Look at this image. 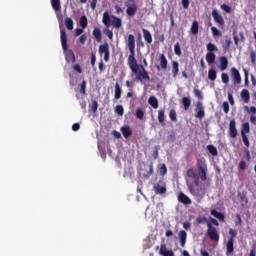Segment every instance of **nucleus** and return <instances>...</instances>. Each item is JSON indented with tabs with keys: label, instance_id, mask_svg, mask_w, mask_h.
Masks as SVG:
<instances>
[{
	"label": "nucleus",
	"instance_id": "f257e3e1",
	"mask_svg": "<svg viewBox=\"0 0 256 256\" xmlns=\"http://www.w3.org/2000/svg\"><path fill=\"white\" fill-rule=\"evenodd\" d=\"M186 175L189 177V179H194V183L187 182L189 193H191L193 197H199L200 199H203L205 196V190L199 187V175L197 174V169L193 167L189 168L186 172Z\"/></svg>",
	"mask_w": 256,
	"mask_h": 256
},
{
	"label": "nucleus",
	"instance_id": "f03ea898",
	"mask_svg": "<svg viewBox=\"0 0 256 256\" xmlns=\"http://www.w3.org/2000/svg\"><path fill=\"white\" fill-rule=\"evenodd\" d=\"M60 41L63 51L66 52V61L68 63H75V61H77V59L75 58V53L73 52V50H69V45H67V31H65V28H62L61 26Z\"/></svg>",
	"mask_w": 256,
	"mask_h": 256
},
{
	"label": "nucleus",
	"instance_id": "7ed1b4c3",
	"mask_svg": "<svg viewBox=\"0 0 256 256\" xmlns=\"http://www.w3.org/2000/svg\"><path fill=\"white\" fill-rule=\"evenodd\" d=\"M211 222H207V236L211 241H219V232H217V228L213 227L215 225L216 227H219V221L215 218H210Z\"/></svg>",
	"mask_w": 256,
	"mask_h": 256
},
{
	"label": "nucleus",
	"instance_id": "20e7f679",
	"mask_svg": "<svg viewBox=\"0 0 256 256\" xmlns=\"http://www.w3.org/2000/svg\"><path fill=\"white\" fill-rule=\"evenodd\" d=\"M229 239L226 243V255L229 256V255H233V253L235 252V239L237 237V230L233 229V228H230L229 229Z\"/></svg>",
	"mask_w": 256,
	"mask_h": 256
},
{
	"label": "nucleus",
	"instance_id": "39448f33",
	"mask_svg": "<svg viewBox=\"0 0 256 256\" xmlns=\"http://www.w3.org/2000/svg\"><path fill=\"white\" fill-rule=\"evenodd\" d=\"M197 171L201 181H207V162L205 158L197 159Z\"/></svg>",
	"mask_w": 256,
	"mask_h": 256
},
{
	"label": "nucleus",
	"instance_id": "423d86ee",
	"mask_svg": "<svg viewBox=\"0 0 256 256\" xmlns=\"http://www.w3.org/2000/svg\"><path fill=\"white\" fill-rule=\"evenodd\" d=\"M134 75H136L135 81H138L139 83H143V81H151L149 72L145 70V67L142 64H140V68H137V72H134Z\"/></svg>",
	"mask_w": 256,
	"mask_h": 256
},
{
	"label": "nucleus",
	"instance_id": "0eeeda50",
	"mask_svg": "<svg viewBox=\"0 0 256 256\" xmlns=\"http://www.w3.org/2000/svg\"><path fill=\"white\" fill-rule=\"evenodd\" d=\"M125 7H126L127 17H135V15H137V11L139 9V6L135 2V0H126L125 1Z\"/></svg>",
	"mask_w": 256,
	"mask_h": 256
},
{
	"label": "nucleus",
	"instance_id": "6e6552de",
	"mask_svg": "<svg viewBox=\"0 0 256 256\" xmlns=\"http://www.w3.org/2000/svg\"><path fill=\"white\" fill-rule=\"evenodd\" d=\"M128 66L130 67L132 73H137V69L141 68V64H137L135 52H130V55L128 56Z\"/></svg>",
	"mask_w": 256,
	"mask_h": 256
},
{
	"label": "nucleus",
	"instance_id": "1a4fd4ad",
	"mask_svg": "<svg viewBox=\"0 0 256 256\" xmlns=\"http://www.w3.org/2000/svg\"><path fill=\"white\" fill-rule=\"evenodd\" d=\"M153 191L155 195H165L167 193V184L165 182L154 183Z\"/></svg>",
	"mask_w": 256,
	"mask_h": 256
},
{
	"label": "nucleus",
	"instance_id": "9d476101",
	"mask_svg": "<svg viewBox=\"0 0 256 256\" xmlns=\"http://www.w3.org/2000/svg\"><path fill=\"white\" fill-rule=\"evenodd\" d=\"M195 117L196 119H203L205 117V106H203V102L198 101L196 103V108H195Z\"/></svg>",
	"mask_w": 256,
	"mask_h": 256
},
{
	"label": "nucleus",
	"instance_id": "9b49d317",
	"mask_svg": "<svg viewBox=\"0 0 256 256\" xmlns=\"http://www.w3.org/2000/svg\"><path fill=\"white\" fill-rule=\"evenodd\" d=\"M212 17L215 21V23H217L219 25V27H225V19L223 18V16L219 13L218 9H214L212 11Z\"/></svg>",
	"mask_w": 256,
	"mask_h": 256
},
{
	"label": "nucleus",
	"instance_id": "f8f14e48",
	"mask_svg": "<svg viewBox=\"0 0 256 256\" xmlns=\"http://www.w3.org/2000/svg\"><path fill=\"white\" fill-rule=\"evenodd\" d=\"M231 77L233 79L234 85H241V73H239V70L237 68L232 67L230 69Z\"/></svg>",
	"mask_w": 256,
	"mask_h": 256
},
{
	"label": "nucleus",
	"instance_id": "ddd939ff",
	"mask_svg": "<svg viewBox=\"0 0 256 256\" xmlns=\"http://www.w3.org/2000/svg\"><path fill=\"white\" fill-rule=\"evenodd\" d=\"M99 53L100 55H104V61H109V57L111 53L109 52V44L105 43L99 46Z\"/></svg>",
	"mask_w": 256,
	"mask_h": 256
},
{
	"label": "nucleus",
	"instance_id": "4468645a",
	"mask_svg": "<svg viewBox=\"0 0 256 256\" xmlns=\"http://www.w3.org/2000/svg\"><path fill=\"white\" fill-rule=\"evenodd\" d=\"M126 45L130 53H135V36L130 34L126 40Z\"/></svg>",
	"mask_w": 256,
	"mask_h": 256
},
{
	"label": "nucleus",
	"instance_id": "2eb2a0df",
	"mask_svg": "<svg viewBox=\"0 0 256 256\" xmlns=\"http://www.w3.org/2000/svg\"><path fill=\"white\" fill-rule=\"evenodd\" d=\"M229 135L232 139L237 137V123L235 122V119H232L229 123Z\"/></svg>",
	"mask_w": 256,
	"mask_h": 256
},
{
	"label": "nucleus",
	"instance_id": "dca6fc26",
	"mask_svg": "<svg viewBox=\"0 0 256 256\" xmlns=\"http://www.w3.org/2000/svg\"><path fill=\"white\" fill-rule=\"evenodd\" d=\"M159 255L162 256H175V253H173V250H167V245L165 243L161 244Z\"/></svg>",
	"mask_w": 256,
	"mask_h": 256
},
{
	"label": "nucleus",
	"instance_id": "f3484780",
	"mask_svg": "<svg viewBox=\"0 0 256 256\" xmlns=\"http://www.w3.org/2000/svg\"><path fill=\"white\" fill-rule=\"evenodd\" d=\"M178 201L179 203H182L183 205H191L192 201L189 199L185 193L180 192L178 195Z\"/></svg>",
	"mask_w": 256,
	"mask_h": 256
},
{
	"label": "nucleus",
	"instance_id": "a211bd4d",
	"mask_svg": "<svg viewBox=\"0 0 256 256\" xmlns=\"http://www.w3.org/2000/svg\"><path fill=\"white\" fill-rule=\"evenodd\" d=\"M142 32L146 43H148V45H151V43H153V36L151 35V32L145 28L142 29Z\"/></svg>",
	"mask_w": 256,
	"mask_h": 256
},
{
	"label": "nucleus",
	"instance_id": "6ab92c4d",
	"mask_svg": "<svg viewBox=\"0 0 256 256\" xmlns=\"http://www.w3.org/2000/svg\"><path fill=\"white\" fill-rule=\"evenodd\" d=\"M92 35H93L94 39L97 41V43H101V41L103 39V34L101 32V29L94 28Z\"/></svg>",
	"mask_w": 256,
	"mask_h": 256
},
{
	"label": "nucleus",
	"instance_id": "aec40b11",
	"mask_svg": "<svg viewBox=\"0 0 256 256\" xmlns=\"http://www.w3.org/2000/svg\"><path fill=\"white\" fill-rule=\"evenodd\" d=\"M241 99L244 103H249L251 100V94H249V90L243 89L240 93Z\"/></svg>",
	"mask_w": 256,
	"mask_h": 256
},
{
	"label": "nucleus",
	"instance_id": "412c9836",
	"mask_svg": "<svg viewBox=\"0 0 256 256\" xmlns=\"http://www.w3.org/2000/svg\"><path fill=\"white\" fill-rule=\"evenodd\" d=\"M111 15H109V12L106 11L103 13V18H102V23L105 25V27H110L111 26Z\"/></svg>",
	"mask_w": 256,
	"mask_h": 256
},
{
	"label": "nucleus",
	"instance_id": "4be33fe9",
	"mask_svg": "<svg viewBox=\"0 0 256 256\" xmlns=\"http://www.w3.org/2000/svg\"><path fill=\"white\" fill-rule=\"evenodd\" d=\"M112 17V26L115 29H121L123 22L121 20V18L117 17V16H111Z\"/></svg>",
	"mask_w": 256,
	"mask_h": 256
},
{
	"label": "nucleus",
	"instance_id": "5701e85b",
	"mask_svg": "<svg viewBox=\"0 0 256 256\" xmlns=\"http://www.w3.org/2000/svg\"><path fill=\"white\" fill-rule=\"evenodd\" d=\"M220 60V70L225 71L227 70V67H229V60L225 56H221L219 58Z\"/></svg>",
	"mask_w": 256,
	"mask_h": 256
},
{
	"label": "nucleus",
	"instance_id": "b1692460",
	"mask_svg": "<svg viewBox=\"0 0 256 256\" xmlns=\"http://www.w3.org/2000/svg\"><path fill=\"white\" fill-rule=\"evenodd\" d=\"M178 237L180 239L181 247H185V243H187V232H185V230H181L178 234Z\"/></svg>",
	"mask_w": 256,
	"mask_h": 256
},
{
	"label": "nucleus",
	"instance_id": "393cba45",
	"mask_svg": "<svg viewBox=\"0 0 256 256\" xmlns=\"http://www.w3.org/2000/svg\"><path fill=\"white\" fill-rule=\"evenodd\" d=\"M172 75L174 79H177V75H179V62L172 61Z\"/></svg>",
	"mask_w": 256,
	"mask_h": 256
},
{
	"label": "nucleus",
	"instance_id": "a878e982",
	"mask_svg": "<svg viewBox=\"0 0 256 256\" xmlns=\"http://www.w3.org/2000/svg\"><path fill=\"white\" fill-rule=\"evenodd\" d=\"M121 132L125 139H129V136L133 135V131H131V128H129V126H123L121 128Z\"/></svg>",
	"mask_w": 256,
	"mask_h": 256
},
{
	"label": "nucleus",
	"instance_id": "bb28decb",
	"mask_svg": "<svg viewBox=\"0 0 256 256\" xmlns=\"http://www.w3.org/2000/svg\"><path fill=\"white\" fill-rule=\"evenodd\" d=\"M149 105L153 107V109H158L159 108V100H157V97L155 96H150L148 99Z\"/></svg>",
	"mask_w": 256,
	"mask_h": 256
},
{
	"label": "nucleus",
	"instance_id": "cd10ccee",
	"mask_svg": "<svg viewBox=\"0 0 256 256\" xmlns=\"http://www.w3.org/2000/svg\"><path fill=\"white\" fill-rule=\"evenodd\" d=\"M210 213L211 215H213V217H216V219H219V221H225V214H223L222 212H218L215 209H212Z\"/></svg>",
	"mask_w": 256,
	"mask_h": 256
},
{
	"label": "nucleus",
	"instance_id": "c85d7f7f",
	"mask_svg": "<svg viewBox=\"0 0 256 256\" xmlns=\"http://www.w3.org/2000/svg\"><path fill=\"white\" fill-rule=\"evenodd\" d=\"M64 23H65V27H66V29H68V31H73V27L75 25V23L73 22V19L66 17L64 19Z\"/></svg>",
	"mask_w": 256,
	"mask_h": 256
},
{
	"label": "nucleus",
	"instance_id": "c756f323",
	"mask_svg": "<svg viewBox=\"0 0 256 256\" xmlns=\"http://www.w3.org/2000/svg\"><path fill=\"white\" fill-rule=\"evenodd\" d=\"M182 105L184 107V111H189V107H191V98L183 97L182 98Z\"/></svg>",
	"mask_w": 256,
	"mask_h": 256
},
{
	"label": "nucleus",
	"instance_id": "7c9ffc66",
	"mask_svg": "<svg viewBox=\"0 0 256 256\" xmlns=\"http://www.w3.org/2000/svg\"><path fill=\"white\" fill-rule=\"evenodd\" d=\"M158 121L162 127L165 126V110L161 109L158 111Z\"/></svg>",
	"mask_w": 256,
	"mask_h": 256
},
{
	"label": "nucleus",
	"instance_id": "2f4dec72",
	"mask_svg": "<svg viewBox=\"0 0 256 256\" xmlns=\"http://www.w3.org/2000/svg\"><path fill=\"white\" fill-rule=\"evenodd\" d=\"M206 61H207L208 65H213V63H215V53L208 52L206 54Z\"/></svg>",
	"mask_w": 256,
	"mask_h": 256
},
{
	"label": "nucleus",
	"instance_id": "473e14b6",
	"mask_svg": "<svg viewBox=\"0 0 256 256\" xmlns=\"http://www.w3.org/2000/svg\"><path fill=\"white\" fill-rule=\"evenodd\" d=\"M121 86L119 85V83L116 82L115 84V90H114V97L115 99H121Z\"/></svg>",
	"mask_w": 256,
	"mask_h": 256
},
{
	"label": "nucleus",
	"instance_id": "72a5a7b5",
	"mask_svg": "<svg viewBox=\"0 0 256 256\" xmlns=\"http://www.w3.org/2000/svg\"><path fill=\"white\" fill-rule=\"evenodd\" d=\"M135 117H136V119L143 121V119L145 117V110H143L142 108L136 109Z\"/></svg>",
	"mask_w": 256,
	"mask_h": 256
},
{
	"label": "nucleus",
	"instance_id": "f704fd0d",
	"mask_svg": "<svg viewBox=\"0 0 256 256\" xmlns=\"http://www.w3.org/2000/svg\"><path fill=\"white\" fill-rule=\"evenodd\" d=\"M52 9L61 11V0H51Z\"/></svg>",
	"mask_w": 256,
	"mask_h": 256
},
{
	"label": "nucleus",
	"instance_id": "c9c22d12",
	"mask_svg": "<svg viewBox=\"0 0 256 256\" xmlns=\"http://www.w3.org/2000/svg\"><path fill=\"white\" fill-rule=\"evenodd\" d=\"M206 149L207 151H209L210 154H212L213 157H217L219 155V152L214 145H208Z\"/></svg>",
	"mask_w": 256,
	"mask_h": 256
},
{
	"label": "nucleus",
	"instance_id": "e433bc0d",
	"mask_svg": "<svg viewBox=\"0 0 256 256\" xmlns=\"http://www.w3.org/2000/svg\"><path fill=\"white\" fill-rule=\"evenodd\" d=\"M191 33L192 35H197V33H199V22H197V20H194L192 23Z\"/></svg>",
	"mask_w": 256,
	"mask_h": 256
},
{
	"label": "nucleus",
	"instance_id": "4c0bfd02",
	"mask_svg": "<svg viewBox=\"0 0 256 256\" xmlns=\"http://www.w3.org/2000/svg\"><path fill=\"white\" fill-rule=\"evenodd\" d=\"M167 57H165V54L160 55V67L161 69L165 70L167 69Z\"/></svg>",
	"mask_w": 256,
	"mask_h": 256
},
{
	"label": "nucleus",
	"instance_id": "58836bf2",
	"mask_svg": "<svg viewBox=\"0 0 256 256\" xmlns=\"http://www.w3.org/2000/svg\"><path fill=\"white\" fill-rule=\"evenodd\" d=\"M208 79L210 81H215V79H217V71L215 69L211 68L208 71Z\"/></svg>",
	"mask_w": 256,
	"mask_h": 256
},
{
	"label": "nucleus",
	"instance_id": "ea45409f",
	"mask_svg": "<svg viewBox=\"0 0 256 256\" xmlns=\"http://www.w3.org/2000/svg\"><path fill=\"white\" fill-rule=\"evenodd\" d=\"M97 109H99V103L97 102V100H94L89 106V111L90 113H97Z\"/></svg>",
	"mask_w": 256,
	"mask_h": 256
},
{
	"label": "nucleus",
	"instance_id": "a19ab883",
	"mask_svg": "<svg viewBox=\"0 0 256 256\" xmlns=\"http://www.w3.org/2000/svg\"><path fill=\"white\" fill-rule=\"evenodd\" d=\"M89 23H88V21H87V16H85V15H82L81 17H80V27L82 28V29H87V25H88Z\"/></svg>",
	"mask_w": 256,
	"mask_h": 256
},
{
	"label": "nucleus",
	"instance_id": "79ce46f5",
	"mask_svg": "<svg viewBox=\"0 0 256 256\" xmlns=\"http://www.w3.org/2000/svg\"><path fill=\"white\" fill-rule=\"evenodd\" d=\"M251 131V127L249 126V122H246L242 125L241 135H247Z\"/></svg>",
	"mask_w": 256,
	"mask_h": 256
},
{
	"label": "nucleus",
	"instance_id": "37998d69",
	"mask_svg": "<svg viewBox=\"0 0 256 256\" xmlns=\"http://www.w3.org/2000/svg\"><path fill=\"white\" fill-rule=\"evenodd\" d=\"M233 43V41H231L230 38H227L225 40V42L222 44L223 50L224 51H229L231 49V44Z\"/></svg>",
	"mask_w": 256,
	"mask_h": 256
},
{
	"label": "nucleus",
	"instance_id": "c03bdc74",
	"mask_svg": "<svg viewBox=\"0 0 256 256\" xmlns=\"http://www.w3.org/2000/svg\"><path fill=\"white\" fill-rule=\"evenodd\" d=\"M153 171H154V166H153V162H151L149 165V170L147 171V173L143 174L144 179H149V177H151V175L153 174Z\"/></svg>",
	"mask_w": 256,
	"mask_h": 256
},
{
	"label": "nucleus",
	"instance_id": "a18cd8bd",
	"mask_svg": "<svg viewBox=\"0 0 256 256\" xmlns=\"http://www.w3.org/2000/svg\"><path fill=\"white\" fill-rule=\"evenodd\" d=\"M238 195H240L241 205L243 207H245V205H247L249 203V199L247 198V196L245 194H241L240 192L238 193Z\"/></svg>",
	"mask_w": 256,
	"mask_h": 256
},
{
	"label": "nucleus",
	"instance_id": "49530a36",
	"mask_svg": "<svg viewBox=\"0 0 256 256\" xmlns=\"http://www.w3.org/2000/svg\"><path fill=\"white\" fill-rule=\"evenodd\" d=\"M206 49L210 53H213V51H219V49L217 48V45H215V44H213L211 42L207 44Z\"/></svg>",
	"mask_w": 256,
	"mask_h": 256
},
{
	"label": "nucleus",
	"instance_id": "de8ad7c7",
	"mask_svg": "<svg viewBox=\"0 0 256 256\" xmlns=\"http://www.w3.org/2000/svg\"><path fill=\"white\" fill-rule=\"evenodd\" d=\"M80 93L81 95H85L87 93V81L83 80L80 85Z\"/></svg>",
	"mask_w": 256,
	"mask_h": 256
},
{
	"label": "nucleus",
	"instance_id": "09e8293b",
	"mask_svg": "<svg viewBox=\"0 0 256 256\" xmlns=\"http://www.w3.org/2000/svg\"><path fill=\"white\" fill-rule=\"evenodd\" d=\"M211 31H212L213 37H221L223 35L221 31H219V29H217V27L215 26L211 27Z\"/></svg>",
	"mask_w": 256,
	"mask_h": 256
},
{
	"label": "nucleus",
	"instance_id": "8fccbe9b",
	"mask_svg": "<svg viewBox=\"0 0 256 256\" xmlns=\"http://www.w3.org/2000/svg\"><path fill=\"white\" fill-rule=\"evenodd\" d=\"M115 113H117V115H120V117H123V114L125 113V110L123 109L122 105H117L115 107Z\"/></svg>",
	"mask_w": 256,
	"mask_h": 256
},
{
	"label": "nucleus",
	"instance_id": "3c124183",
	"mask_svg": "<svg viewBox=\"0 0 256 256\" xmlns=\"http://www.w3.org/2000/svg\"><path fill=\"white\" fill-rule=\"evenodd\" d=\"M159 173L162 177H165V175H167V165L165 164H162L160 167H159Z\"/></svg>",
	"mask_w": 256,
	"mask_h": 256
},
{
	"label": "nucleus",
	"instance_id": "603ef678",
	"mask_svg": "<svg viewBox=\"0 0 256 256\" xmlns=\"http://www.w3.org/2000/svg\"><path fill=\"white\" fill-rule=\"evenodd\" d=\"M194 95L199 101H203V92H201V90L194 88Z\"/></svg>",
	"mask_w": 256,
	"mask_h": 256
},
{
	"label": "nucleus",
	"instance_id": "864d4df0",
	"mask_svg": "<svg viewBox=\"0 0 256 256\" xmlns=\"http://www.w3.org/2000/svg\"><path fill=\"white\" fill-rule=\"evenodd\" d=\"M174 53L178 57H181V44L179 42L174 45Z\"/></svg>",
	"mask_w": 256,
	"mask_h": 256
},
{
	"label": "nucleus",
	"instance_id": "5fc2aeb1",
	"mask_svg": "<svg viewBox=\"0 0 256 256\" xmlns=\"http://www.w3.org/2000/svg\"><path fill=\"white\" fill-rule=\"evenodd\" d=\"M244 85L245 87H249V71H247V69H244Z\"/></svg>",
	"mask_w": 256,
	"mask_h": 256
},
{
	"label": "nucleus",
	"instance_id": "6e6d98bb",
	"mask_svg": "<svg viewBox=\"0 0 256 256\" xmlns=\"http://www.w3.org/2000/svg\"><path fill=\"white\" fill-rule=\"evenodd\" d=\"M169 117H170L171 121L176 122L177 121V112H175L174 109L170 110Z\"/></svg>",
	"mask_w": 256,
	"mask_h": 256
},
{
	"label": "nucleus",
	"instance_id": "4d7b16f0",
	"mask_svg": "<svg viewBox=\"0 0 256 256\" xmlns=\"http://www.w3.org/2000/svg\"><path fill=\"white\" fill-rule=\"evenodd\" d=\"M221 79H222V83H224L225 85L229 84V74L222 73Z\"/></svg>",
	"mask_w": 256,
	"mask_h": 256
},
{
	"label": "nucleus",
	"instance_id": "13d9d810",
	"mask_svg": "<svg viewBox=\"0 0 256 256\" xmlns=\"http://www.w3.org/2000/svg\"><path fill=\"white\" fill-rule=\"evenodd\" d=\"M241 137L245 147H250L251 144L249 143V138L247 137V134H243L241 135Z\"/></svg>",
	"mask_w": 256,
	"mask_h": 256
},
{
	"label": "nucleus",
	"instance_id": "bf43d9fd",
	"mask_svg": "<svg viewBox=\"0 0 256 256\" xmlns=\"http://www.w3.org/2000/svg\"><path fill=\"white\" fill-rule=\"evenodd\" d=\"M104 35H107L108 39H113V31L109 28L104 29Z\"/></svg>",
	"mask_w": 256,
	"mask_h": 256
},
{
	"label": "nucleus",
	"instance_id": "052dcab7",
	"mask_svg": "<svg viewBox=\"0 0 256 256\" xmlns=\"http://www.w3.org/2000/svg\"><path fill=\"white\" fill-rule=\"evenodd\" d=\"M196 222L198 224H201V223H209V221H207V218L205 216H199L196 218Z\"/></svg>",
	"mask_w": 256,
	"mask_h": 256
},
{
	"label": "nucleus",
	"instance_id": "680f3d73",
	"mask_svg": "<svg viewBox=\"0 0 256 256\" xmlns=\"http://www.w3.org/2000/svg\"><path fill=\"white\" fill-rule=\"evenodd\" d=\"M244 109H245V111H248V113H252L253 115H255V113H256L255 106H251L250 108H249V106H245Z\"/></svg>",
	"mask_w": 256,
	"mask_h": 256
},
{
	"label": "nucleus",
	"instance_id": "e2e57ef3",
	"mask_svg": "<svg viewBox=\"0 0 256 256\" xmlns=\"http://www.w3.org/2000/svg\"><path fill=\"white\" fill-rule=\"evenodd\" d=\"M152 157H153L154 159H158V158H159V146H155V147H154V151H153V153H152Z\"/></svg>",
	"mask_w": 256,
	"mask_h": 256
},
{
	"label": "nucleus",
	"instance_id": "0e129e2a",
	"mask_svg": "<svg viewBox=\"0 0 256 256\" xmlns=\"http://www.w3.org/2000/svg\"><path fill=\"white\" fill-rule=\"evenodd\" d=\"M222 11H225L226 13H231V6L227 4H222L221 6Z\"/></svg>",
	"mask_w": 256,
	"mask_h": 256
},
{
	"label": "nucleus",
	"instance_id": "69168bd1",
	"mask_svg": "<svg viewBox=\"0 0 256 256\" xmlns=\"http://www.w3.org/2000/svg\"><path fill=\"white\" fill-rule=\"evenodd\" d=\"M250 59H251L252 65H255L256 64V53H255V51L250 52Z\"/></svg>",
	"mask_w": 256,
	"mask_h": 256
},
{
	"label": "nucleus",
	"instance_id": "338daca9",
	"mask_svg": "<svg viewBox=\"0 0 256 256\" xmlns=\"http://www.w3.org/2000/svg\"><path fill=\"white\" fill-rule=\"evenodd\" d=\"M243 223V220L241 219V214H236V220H235V225L238 227V225H241Z\"/></svg>",
	"mask_w": 256,
	"mask_h": 256
},
{
	"label": "nucleus",
	"instance_id": "774afa93",
	"mask_svg": "<svg viewBox=\"0 0 256 256\" xmlns=\"http://www.w3.org/2000/svg\"><path fill=\"white\" fill-rule=\"evenodd\" d=\"M224 113H229V102H223L222 104Z\"/></svg>",
	"mask_w": 256,
	"mask_h": 256
}]
</instances>
